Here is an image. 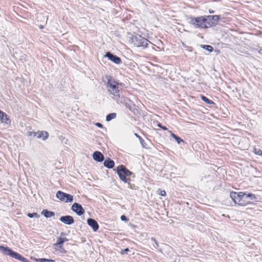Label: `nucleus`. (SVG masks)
<instances>
[{
    "mask_svg": "<svg viewBox=\"0 0 262 262\" xmlns=\"http://www.w3.org/2000/svg\"><path fill=\"white\" fill-rule=\"evenodd\" d=\"M114 170L116 171V172L118 175L120 179L124 183L127 184L128 188L130 189H134L135 187V185L132 184L130 183V179L127 177L132 176L133 178H135V173L127 169V168L123 165H120L118 166Z\"/></svg>",
    "mask_w": 262,
    "mask_h": 262,
    "instance_id": "obj_1",
    "label": "nucleus"
},
{
    "mask_svg": "<svg viewBox=\"0 0 262 262\" xmlns=\"http://www.w3.org/2000/svg\"><path fill=\"white\" fill-rule=\"evenodd\" d=\"M105 78L107 80L106 85L108 91L114 96L113 99L119 101L120 94L118 90V83L115 81H112L110 76H106Z\"/></svg>",
    "mask_w": 262,
    "mask_h": 262,
    "instance_id": "obj_2",
    "label": "nucleus"
},
{
    "mask_svg": "<svg viewBox=\"0 0 262 262\" xmlns=\"http://www.w3.org/2000/svg\"><path fill=\"white\" fill-rule=\"evenodd\" d=\"M0 251L5 255L9 256L10 257L17 259L22 262H30L25 257L19 254V253L13 251L11 248L7 246L0 245Z\"/></svg>",
    "mask_w": 262,
    "mask_h": 262,
    "instance_id": "obj_3",
    "label": "nucleus"
},
{
    "mask_svg": "<svg viewBox=\"0 0 262 262\" xmlns=\"http://www.w3.org/2000/svg\"><path fill=\"white\" fill-rule=\"evenodd\" d=\"M132 41L134 46L137 47H141L143 49H145L150 45L154 48V45L150 42L148 39L143 37L141 35L137 34L132 37Z\"/></svg>",
    "mask_w": 262,
    "mask_h": 262,
    "instance_id": "obj_4",
    "label": "nucleus"
},
{
    "mask_svg": "<svg viewBox=\"0 0 262 262\" xmlns=\"http://www.w3.org/2000/svg\"><path fill=\"white\" fill-rule=\"evenodd\" d=\"M205 16L199 17L189 16L188 20L189 24L192 25L195 28L206 29Z\"/></svg>",
    "mask_w": 262,
    "mask_h": 262,
    "instance_id": "obj_5",
    "label": "nucleus"
},
{
    "mask_svg": "<svg viewBox=\"0 0 262 262\" xmlns=\"http://www.w3.org/2000/svg\"><path fill=\"white\" fill-rule=\"evenodd\" d=\"M207 28L215 26L219 21L220 15H207L205 16Z\"/></svg>",
    "mask_w": 262,
    "mask_h": 262,
    "instance_id": "obj_6",
    "label": "nucleus"
},
{
    "mask_svg": "<svg viewBox=\"0 0 262 262\" xmlns=\"http://www.w3.org/2000/svg\"><path fill=\"white\" fill-rule=\"evenodd\" d=\"M56 196L61 201L66 203H71L73 201V196L72 195L66 193L60 190L57 192Z\"/></svg>",
    "mask_w": 262,
    "mask_h": 262,
    "instance_id": "obj_7",
    "label": "nucleus"
},
{
    "mask_svg": "<svg viewBox=\"0 0 262 262\" xmlns=\"http://www.w3.org/2000/svg\"><path fill=\"white\" fill-rule=\"evenodd\" d=\"M71 210L79 216L83 214L84 213V210L81 205L77 203H74L73 204L71 207Z\"/></svg>",
    "mask_w": 262,
    "mask_h": 262,
    "instance_id": "obj_8",
    "label": "nucleus"
},
{
    "mask_svg": "<svg viewBox=\"0 0 262 262\" xmlns=\"http://www.w3.org/2000/svg\"><path fill=\"white\" fill-rule=\"evenodd\" d=\"M104 57H107L109 60L116 64H120L121 63V59L119 57L112 54L110 52H107L104 55Z\"/></svg>",
    "mask_w": 262,
    "mask_h": 262,
    "instance_id": "obj_9",
    "label": "nucleus"
},
{
    "mask_svg": "<svg viewBox=\"0 0 262 262\" xmlns=\"http://www.w3.org/2000/svg\"><path fill=\"white\" fill-rule=\"evenodd\" d=\"M243 195H244V192H239L238 193L235 192H231L230 193V197L234 203L236 204L239 200L244 198Z\"/></svg>",
    "mask_w": 262,
    "mask_h": 262,
    "instance_id": "obj_10",
    "label": "nucleus"
},
{
    "mask_svg": "<svg viewBox=\"0 0 262 262\" xmlns=\"http://www.w3.org/2000/svg\"><path fill=\"white\" fill-rule=\"evenodd\" d=\"M59 220L62 223L68 225H72L74 223V218L71 215L62 216L60 217Z\"/></svg>",
    "mask_w": 262,
    "mask_h": 262,
    "instance_id": "obj_11",
    "label": "nucleus"
},
{
    "mask_svg": "<svg viewBox=\"0 0 262 262\" xmlns=\"http://www.w3.org/2000/svg\"><path fill=\"white\" fill-rule=\"evenodd\" d=\"M87 224L90 226L94 231H96L99 229V225L97 221L93 219L89 218L87 220Z\"/></svg>",
    "mask_w": 262,
    "mask_h": 262,
    "instance_id": "obj_12",
    "label": "nucleus"
},
{
    "mask_svg": "<svg viewBox=\"0 0 262 262\" xmlns=\"http://www.w3.org/2000/svg\"><path fill=\"white\" fill-rule=\"evenodd\" d=\"M93 159L98 162H101L104 160L103 155L99 151H95L93 154Z\"/></svg>",
    "mask_w": 262,
    "mask_h": 262,
    "instance_id": "obj_13",
    "label": "nucleus"
},
{
    "mask_svg": "<svg viewBox=\"0 0 262 262\" xmlns=\"http://www.w3.org/2000/svg\"><path fill=\"white\" fill-rule=\"evenodd\" d=\"M104 166L109 169L113 168L115 166V163L113 160L109 158L105 159L103 162Z\"/></svg>",
    "mask_w": 262,
    "mask_h": 262,
    "instance_id": "obj_14",
    "label": "nucleus"
},
{
    "mask_svg": "<svg viewBox=\"0 0 262 262\" xmlns=\"http://www.w3.org/2000/svg\"><path fill=\"white\" fill-rule=\"evenodd\" d=\"M0 119L2 123L8 124L10 122L7 115L2 111L0 112Z\"/></svg>",
    "mask_w": 262,
    "mask_h": 262,
    "instance_id": "obj_15",
    "label": "nucleus"
},
{
    "mask_svg": "<svg viewBox=\"0 0 262 262\" xmlns=\"http://www.w3.org/2000/svg\"><path fill=\"white\" fill-rule=\"evenodd\" d=\"M41 214L47 218L52 217L55 215L54 212L49 211L47 209H43L41 212Z\"/></svg>",
    "mask_w": 262,
    "mask_h": 262,
    "instance_id": "obj_16",
    "label": "nucleus"
},
{
    "mask_svg": "<svg viewBox=\"0 0 262 262\" xmlns=\"http://www.w3.org/2000/svg\"><path fill=\"white\" fill-rule=\"evenodd\" d=\"M244 199H246L248 200L247 201H250L252 200H254L256 199L255 195L252 193H248L247 194L244 192V195H243Z\"/></svg>",
    "mask_w": 262,
    "mask_h": 262,
    "instance_id": "obj_17",
    "label": "nucleus"
},
{
    "mask_svg": "<svg viewBox=\"0 0 262 262\" xmlns=\"http://www.w3.org/2000/svg\"><path fill=\"white\" fill-rule=\"evenodd\" d=\"M168 132L169 133L170 135L176 140L178 144H180L181 142H184V141L181 138L175 135L171 131L168 130Z\"/></svg>",
    "mask_w": 262,
    "mask_h": 262,
    "instance_id": "obj_18",
    "label": "nucleus"
},
{
    "mask_svg": "<svg viewBox=\"0 0 262 262\" xmlns=\"http://www.w3.org/2000/svg\"><path fill=\"white\" fill-rule=\"evenodd\" d=\"M249 203H250V201H247V199H246L242 198V199H240L238 201V202L236 204L239 206H244Z\"/></svg>",
    "mask_w": 262,
    "mask_h": 262,
    "instance_id": "obj_19",
    "label": "nucleus"
},
{
    "mask_svg": "<svg viewBox=\"0 0 262 262\" xmlns=\"http://www.w3.org/2000/svg\"><path fill=\"white\" fill-rule=\"evenodd\" d=\"M117 116L116 113H112L108 114L106 117V121L108 122L111 121L112 120L116 118Z\"/></svg>",
    "mask_w": 262,
    "mask_h": 262,
    "instance_id": "obj_20",
    "label": "nucleus"
},
{
    "mask_svg": "<svg viewBox=\"0 0 262 262\" xmlns=\"http://www.w3.org/2000/svg\"><path fill=\"white\" fill-rule=\"evenodd\" d=\"M202 100L204 101L205 102L209 104H214V103L211 100L209 99L208 98H207L206 96L201 95V96Z\"/></svg>",
    "mask_w": 262,
    "mask_h": 262,
    "instance_id": "obj_21",
    "label": "nucleus"
},
{
    "mask_svg": "<svg viewBox=\"0 0 262 262\" xmlns=\"http://www.w3.org/2000/svg\"><path fill=\"white\" fill-rule=\"evenodd\" d=\"M201 47L202 48L207 50L209 52H211L213 50V47L210 45H201Z\"/></svg>",
    "mask_w": 262,
    "mask_h": 262,
    "instance_id": "obj_22",
    "label": "nucleus"
},
{
    "mask_svg": "<svg viewBox=\"0 0 262 262\" xmlns=\"http://www.w3.org/2000/svg\"><path fill=\"white\" fill-rule=\"evenodd\" d=\"M43 131L40 132L38 131L36 133H32L34 134V136H36L37 138L39 139L42 137V133Z\"/></svg>",
    "mask_w": 262,
    "mask_h": 262,
    "instance_id": "obj_23",
    "label": "nucleus"
},
{
    "mask_svg": "<svg viewBox=\"0 0 262 262\" xmlns=\"http://www.w3.org/2000/svg\"><path fill=\"white\" fill-rule=\"evenodd\" d=\"M63 244V238L59 237L57 239V243L55 244V245H59L60 246L59 247H61Z\"/></svg>",
    "mask_w": 262,
    "mask_h": 262,
    "instance_id": "obj_24",
    "label": "nucleus"
},
{
    "mask_svg": "<svg viewBox=\"0 0 262 262\" xmlns=\"http://www.w3.org/2000/svg\"><path fill=\"white\" fill-rule=\"evenodd\" d=\"M27 215L30 218H33L34 217H39V215H38L37 213H35V212H34V213H28Z\"/></svg>",
    "mask_w": 262,
    "mask_h": 262,
    "instance_id": "obj_25",
    "label": "nucleus"
},
{
    "mask_svg": "<svg viewBox=\"0 0 262 262\" xmlns=\"http://www.w3.org/2000/svg\"><path fill=\"white\" fill-rule=\"evenodd\" d=\"M48 133L46 131H43L41 138H42L43 140H46L48 138Z\"/></svg>",
    "mask_w": 262,
    "mask_h": 262,
    "instance_id": "obj_26",
    "label": "nucleus"
},
{
    "mask_svg": "<svg viewBox=\"0 0 262 262\" xmlns=\"http://www.w3.org/2000/svg\"><path fill=\"white\" fill-rule=\"evenodd\" d=\"M157 126L164 130H168L167 127H166L165 126L162 125V124L160 123H159Z\"/></svg>",
    "mask_w": 262,
    "mask_h": 262,
    "instance_id": "obj_27",
    "label": "nucleus"
},
{
    "mask_svg": "<svg viewBox=\"0 0 262 262\" xmlns=\"http://www.w3.org/2000/svg\"><path fill=\"white\" fill-rule=\"evenodd\" d=\"M128 251H129V248H126L123 250H122L120 252V253L121 254H127Z\"/></svg>",
    "mask_w": 262,
    "mask_h": 262,
    "instance_id": "obj_28",
    "label": "nucleus"
},
{
    "mask_svg": "<svg viewBox=\"0 0 262 262\" xmlns=\"http://www.w3.org/2000/svg\"><path fill=\"white\" fill-rule=\"evenodd\" d=\"M35 260L37 262H47V258H35Z\"/></svg>",
    "mask_w": 262,
    "mask_h": 262,
    "instance_id": "obj_29",
    "label": "nucleus"
},
{
    "mask_svg": "<svg viewBox=\"0 0 262 262\" xmlns=\"http://www.w3.org/2000/svg\"><path fill=\"white\" fill-rule=\"evenodd\" d=\"M120 219L122 221L127 222L128 221V219L124 215H121Z\"/></svg>",
    "mask_w": 262,
    "mask_h": 262,
    "instance_id": "obj_30",
    "label": "nucleus"
},
{
    "mask_svg": "<svg viewBox=\"0 0 262 262\" xmlns=\"http://www.w3.org/2000/svg\"><path fill=\"white\" fill-rule=\"evenodd\" d=\"M254 150H255V154L259 155V156H260L262 155V151L260 149H258L257 150V151H256V149L255 148L254 149Z\"/></svg>",
    "mask_w": 262,
    "mask_h": 262,
    "instance_id": "obj_31",
    "label": "nucleus"
},
{
    "mask_svg": "<svg viewBox=\"0 0 262 262\" xmlns=\"http://www.w3.org/2000/svg\"><path fill=\"white\" fill-rule=\"evenodd\" d=\"M95 125L99 128H101L103 127V125H102V124H101V123H99V122L96 123Z\"/></svg>",
    "mask_w": 262,
    "mask_h": 262,
    "instance_id": "obj_32",
    "label": "nucleus"
},
{
    "mask_svg": "<svg viewBox=\"0 0 262 262\" xmlns=\"http://www.w3.org/2000/svg\"><path fill=\"white\" fill-rule=\"evenodd\" d=\"M159 190H160L161 192L160 194L162 196H165L166 195V192L165 190H161L160 189H159Z\"/></svg>",
    "mask_w": 262,
    "mask_h": 262,
    "instance_id": "obj_33",
    "label": "nucleus"
},
{
    "mask_svg": "<svg viewBox=\"0 0 262 262\" xmlns=\"http://www.w3.org/2000/svg\"><path fill=\"white\" fill-rule=\"evenodd\" d=\"M151 240L154 242V243H155V244L156 245L157 247H158V246H159V245H158V242H157V241L156 239V238H154V237H151Z\"/></svg>",
    "mask_w": 262,
    "mask_h": 262,
    "instance_id": "obj_34",
    "label": "nucleus"
},
{
    "mask_svg": "<svg viewBox=\"0 0 262 262\" xmlns=\"http://www.w3.org/2000/svg\"><path fill=\"white\" fill-rule=\"evenodd\" d=\"M140 143L141 144V145H142V146L143 147H145V142L143 140V139H142V140H140Z\"/></svg>",
    "mask_w": 262,
    "mask_h": 262,
    "instance_id": "obj_35",
    "label": "nucleus"
},
{
    "mask_svg": "<svg viewBox=\"0 0 262 262\" xmlns=\"http://www.w3.org/2000/svg\"><path fill=\"white\" fill-rule=\"evenodd\" d=\"M135 135L136 137H137V138H138L139 139V140L142 141V138L140 136H139L137 134L135 133Z\"/></svg>",
    "mask_w": 262,
    "mask_h": 262,
    "instance_id": "obj_36",
    "label": "nucleus"
},
{
    "mask_svg": "<svg viewBox=\"0 0 262 262\" xmlns=\"http://www.w3.org/2000/svg\"><path fill=\"white\" fill-rule=\"evenodd\" d=\"M55 260L51 259H47V262H54Z\"/></svg>",
    "mask_w": 262,
    "mask_h": 262,
    "instance_id": "obj_37",
    "label": "nucleus"
},
{
    "mask_svg": "<svg viewBox=\"0 0 262 262\" xmlns=\"http://www.w3.org/2000/svg\"><path fill=\"white\" fill-rule=\"evenodd\" d=\"M62 238H63V243L68 241V239L66 237H62Z\"/></svg>",
    "mask_w": 262,
    "mask_h": 262,
    "instance_id": "obj_38",
    "label": "nucleus"
},
{
    "mask_svg": "<svg viewBox=\"0 0 262 262\" xmlns=\"http://www.w3.org/2000/svg\"><path fill=\"white\" fill-rule=\"evenodd\" d=\"M209 13H214V11L213 10H209Z\"/></svg>",
    "mask_w": 262,
    "mask_h": 262,
    "instance_id": "obj_39",
    "label": "nucleus"
},
{
    "mask_svg": "<svg viewBox=\"0 0 262 262\" xmlns=\"http://www.w3.org/2000/svg\"><path fill=\"white\" fill-rule=\"evenodd\" d=\"M43 28V27L42 26H41H41H40V28L42 29V28Z\"/></svg>",
    "mask_w": 262,
    "mask_h": 262,
    "instance_id": "obj_40",
    "label": "nucleus"
},
{
    "mask_svg": "<svg viewBox=\"0 0 262 262\" xmlns=\"http://www.w3.org/2000/svg\"><path fill=\"white\" fill-rule=\"evenodd\" d=\"M260 51H262V49H261V50H260L259 51V53H260Z\"/></svg>",
    "mask_w": 262,
    "mask_h": 262,
    "instance_id": "obj_41",
    "label": "nucleus"
},
{
    "mask_svg": "<svg viewBox=\"0 0 262 262\" xmlns=\"http://www.w3.org/2000/svg\"><path fill=\"white\" fill-rule=\"evenodd\" d=\"M2 111L0 110V112H1Z\"/></svg>",
    "mask_w": 262,
    "mask_h": 262,
    "instance_id": "obj_42",
    "label": "nucleus"
}]
</instances>
